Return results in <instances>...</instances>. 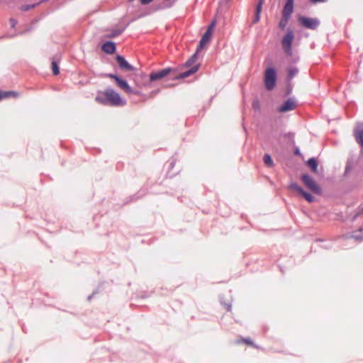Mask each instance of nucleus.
Returning a JSON list of instances; mask_svg holds the SVG:
<instances>
[{
	"label": "nucleus",
	"instance_id": "e433bc0d",
	"mask_svg": "<svg viewBox=\"0 0 363 363\" xmlns=\"http://www.w3.org/2000/svg\"><path fill=\"white\" fill-rule=\"evenodd\" d=\"M105 284V281H101L97 287L93 291H96V294L101 292L103 290V285Z\"/></svg>",
	"mask_w": 363,
	"mask_h": 363
},
{
	"label": "nucleus",
	"instance_id": "7c9ffc66",
	"mask_svg": "<svg viewBox=\"0 0 363 363\" xmlns=\"http://www.w3.org/2000/svg\"><path fill=\"white\" fill-rule=\"evenodd\" d=\"M3 94H4V99H8L10 97H17L19 96L18 92L15 91H4L3 90Z\"/></svg>",
	"mask_w": 363,
	"mask_h": 363
},
{
	"label": "nucleus",
	"instance_id": "a19ab883",
	"mask_svg": "<svg viewBox=\"0 0 363 363\" xmlns=\"http://www.w3.org/2000/svg\"><path fill=\"white\" fill-rule=\"evenodd\" d=\"M135 75L140 77L143 80L147 78V74L143 71H140V72L136 73Z\"/></svg>",
	"mask_w": 363,
	"mask_h": 363
},
{
	"label": "nucleus",
	"instance_id": "412c9836",
	"mask_svg": "<svg viewBox=\"0 0 363 363\" xmlns=\"http://www.w3.org/2000/svg\"><path fill=\"white\" fill-rule=\"evenodd\" d=\"M307 167L312 172L316 174L318 172V160L316 157H310L306 162Z\"/></svg>",
	"mask_w": 363,
	"mask_h": 363
},
{
	"label": "nucleus",
	"instance_id": "9d476101",
	"mask_svg": "<svg viewBox=\"0 0 363 363\" xmlns=\"http://www.w3.org/2000/svg\"><path fill=\"white\" fill-rule=\"evenodd\" d=\"M297 106V101L294 97H290L284 100L283 103L277 106V111L279 113H284L293 111Z\"/></svg>",
	"mask_w": 363,
	"mask_h": 363
},
{
	"label": "nucleus",
	"instance_id": "20e7f679",
	"mask_svg": "<svg viewBox=\"0 0 363 363\" xmlns=\"http://www.w3.org/2000/svg\"><path fill=\"white\" fill-rule=\"evenodd\" d=\"M178 67H167L163 69L152 71L149 74V82H154L167 77L169 74L177 72Z\"/></svg>",
	"mask_w": 363,
	"mask_h": 363
},
{
	"label": "nucleus",
	"instance_id": "13d9d810",
	"mask_svg": "<svg viewBox=\"0 0 363 363\" xmlns=\"http://www.w3.org/2000/svg\"><path fill=\"white\" fill-rule=\"evenodd\" d=\"M316 241H317V242H323V240H321V239H317V240H316Z\"/></svg>",
	"mask_w": 363,
	"mask_h": 363
},
{
	"label": "nucleus",
	"instance_id": "dca6fc26",
	"mask_svg": "<svg viewBox=\"0 0 363 363\" xmlns=\"http://www.w3.org/2000/svg\"><path fill=\"white\" fill-rule=\"evenodd\" d=\"M145 194L146 190L141 189L137 193L128 197L126 200L123 201V205L125 206L130 203L131 202H135L140 199L143 198Z\"/></svg>",
	"mask_w": 363,
	"mask_h": 363
},
{
	"label": "nucleus",
	"instance_id": "a18cd8bd",
	"mask_svg": "<svg viewBox=\"0 0 363 363\" xmlns=\"http://www.w3.org/2000/svg\"><path fill=\"white\" fill-rule=\"evenodd\" d=\"M154 0H139L142 5H148L152 3Z\"/></svg>",
	"mask_w": 363,
	"mask_h": 363
},
{
	"label": "nucleus",
	"instance_id": "ea45409f",
	"mask_svg": "<svg viewBox=\"0 0 363 363\" xmlns=\"http://www.w3.org/2000/svg\"><path fill=\"white\" fill-rule=\"evenodd\" d=\"M219 300H220V304L227 308V302L225 299L224 295H220Z\"/></svg>",
	"mask_w": 363,
	"mask_h": 363
},
{
	"label": "nucleus",
	"instance_id": "f704fd0d",
	"mask_svg": "<svg viewBox=\"0 0 363 363\" xmlns=\"http://www.w3.org/2000/svg\"><path fill=\"white\" fill-rule=\"evenodd\" d=\"M128 94H133V95H136V96H143V93L142 91H140V90H138V89H135L132 87H130L129 91L128 92Z\"/></svg>",
	"mask_w": 363,
	"mask_h": 363
},
{
	"label": "nucleus",
	"instance_id": "473e14b6",
	"mask_svg": "<svg viewBox=\"0 0 363 363\" xmlns=\"http://www.w3.org/2000/svg\"><path fill=\"white\" fill-rule=\"evenodd\" d=\"M101 77L111 79L114 80V82H116V80L120 77V75H118L117 74H114V73H104L101 74Z\"/></svg>",
	"mask_w": 363,
	"mask_h": 363
},
{
	"label": "nucleus",
	"instance_id": "bb28decb",
	"mask_svg": "<svg viewBox=\"0 0 363 363\" xmlns=\"http://www.w3.org/2000/svg\"><path fill=\"white\" fill-rule=\"evenodd\" d=\"M47 1H48V0H40L38 2H36V3L23 4L21 6V10L23 11H28L32 9H34V8L37 7L40 4L44 3V2H47Z\"/></svg>",
	"mask_w": 363,
	"mask_h": 363
},
{
	"label": "nucleus",
	"instance_id": "6ab92c4d",
	"mask_svg": "<svg viewBox=\"0 0 363 363\" xmlns=\"http://www.w3.org/2000/svg\"><path fill=\"white\" fill-rule=\"evenodd\" d=\"M264 2V0H259L258 2L257 3L255 7V13L252 20V23H257V22L259 21Z\"/></svg>",
	"mask_w": 363,
	"mask_h": 363
},
{
	"label": "nucleus",
	"instance_id": "4be33fe9",
	"mask_svg": "<svg viewBox=\"0 0 363 363\" xmlns=\"http://www.w3.org/2000/svg\"><path fill=\"white\" fill-rule=\"evenodd\" d=\"M235 344L245 343L253 348L260 349L261 347L255 344L250 337H241L234 342Z\"/></svg>",
	"mask_w": 363,
	"mask_h": 363
},
{
	"label": "nucleus",
	"instance_id": "bf43d9fd",
	"mask_svg": "<svg viewBox=\"0 0 363 363\" xmlns=\"http://www.w3.org/2000/svg\"><path fill=\"white\" fill-rule=\"evenodd\" d=\"M135 0H128V3H133Z\"/></svg>",
	"mask_w": 363,
	"mask_h": 363
},
{
	"label": "nucleus",
	"instance_id": "f03ea898",
	"mask_svg": "<svg viewBox=\"0 0 363 363\" xmlns=\"http://www.w3.org/2000/svg\"><path fill=\"white\" fill-rule=\"evenodd\" d=\"M278 70L274 66H268L264 72V84L268 91L273 90L277 84Z\"/></svg>",
	"mask_w": 363,
	"mask_h": 363
},
{
	"label": "nucleus",
	"instance_id": "c03bdc74",
	"mask_svg": "<svg viewBox=\"0 0 363 363\" xmlns=\"http://www.w3.org/2000/svg\"><path fill=\"white\" fill-rule=\"evenodd\" d=\"M10 23H11V28H14L15 26L17 24L18 21L16 19L13 18H10Z\"/></svg>",
	"mask_w": 363,
	"mask_h": 363
},
{
	"label": "nucleus",
	"instance_id": "6e6d98bb",
	"mask_svg": "<svg viewBox=\"0 0 363 363\" xmlns=\"http://www.w3.org/2000/svg\"><path fill=\"white\" fill-rule=\"evenodd\" d=\"M279 269H280V271L282 272V274H284V269H283V267L279 266Z\"/></svg>",
	"mask_w": 363,
	"mask_h": 363
},
{
	"label": "nucleus",
	"instance_id": "2eb2a0df",
	"mask_svg": "<svg viewBox=\"0 0 363 363\" xmlns=\"http://www.w3.org/2000/svg\"><path fill=\"white\" fill-rule=\"evenodd\" d=\"M212 38L213 36L211 35L206 33H203L199 41V43L197 44L196 49L197 50V52H201L202 50H203L206 45L211 43Z\"/></svg>",
	"mask_w": 363,
	"mask_h": 363
},
{
	"label": "nucleus",
	"instance_id": "79ce46f5",
	"mask_svg": "<svg viewBox=\"0 0 363 363\" xmlns=\"http://www.w3.org/2000/svg\"><path fill=\"white\" fill-rule=\"evenodd\" d=\"M320 247L325 250H329L332 248V244L330 242H327L320 245Z\"/></svg>",
	"mask_w": 363,
	"mask_h": 363
},
{
	"label": "nucleus",
	"instance_id": "b1692460",
	"mask_svg": "<svg viewBox=\"0 0 363 363\" xmlns=\"http://www.w3.org/2000/svg\"><path fill=\"white\" fill-rule=\"evenodd\" d=\"M299 69L296 67L291 66L287 68L286 82H291L293 78L298 74Z\"/></svg>",
	"mask_w": 363,
	"mask_h": 363
},
{
	"label": "nucleus",
	"instance_id": "a878e982",
	"mask_svg": "<svg viewBox=\"0 0 363 363\" xmlns=\"http://www.w3.org/2000/svg\"><path fill=\"white\" fill-rule=\"evenodd\" d=\"M281 136L286 139L289 145L295 146V133L294 132L281 133Z\"/></svg>",
	"mask_w": 363,
	"mask_h": 363
},
{
	"label": "nucleus",
	"instance_id": "c9c22d12",
	"mask_svg": "<svg viewBox=\"0 0 363 363\" xmlns=\"http://www.w3.org/2000/svg\"><path fill=\"white\" fill-rule=\"evenodd\" d=\"M293 147H294V155L301 157L302 156V153L301 152V150H300L299 147L296 145H295V146H293Z\"/></svg>",
	"mask_w": 363,
	"mask_h": 363
},
{
	"label": "nucleus",
	"instance_id": "5701e85b",
	"mask_svg": "<svg viewBox=\"0 0 363 363\" xmlns=\"http://www.w3.org/2000/svg\"><path fill=\"white\" fill-rule=\"evenodd\" d=\"M51 69L54 76H57L60 74V60H57L56 57H53L51 61Z\"/></svg>",
	"mask_w": 363,
	"mask_h": 363
},
{
	"label": "nucleus",
	"instance_id": "0eeeda50",
	"mask_svg": "<svg viewBox=\"0 0 363 363\" xmlns=\"http://www.w3.org/2000/svg\"><path fill=\"white\" fill-rule=\"evenodd\" d=\"M297 19L301 26L306 29L316 30L320 24V21L318 18L298 15Z\"/></svg>",
	"mask_w": 363,
	"mask_h": 363
},
{
	"label": "nucleus",
	"instance_id": "7ed1b4c3",
	"mask_svg": "<svg viewBox=\"0 0 363 363\" xmlns=\"http://www.w3.org/2000/svg\"><path fill=\"white\" fill-rule=\"evenodd\" d=\"M294 11V0H285L282 11L281 18L279 22V28L284 30L286 25L291 18V15Z\"/></svg>",
	"mask_w": 363,
	"mask_h": 363
},
{
	"label": "nucleus",
	"instance_id": "6e6552de",
	"mask_svg": "<svg viewBox=\"0 0 363 363\" xmlns=\"http://www.w3.org/2000/svg\"><path fill=\"white\" fill-rule=\"evenodd\" d=\"M288 188L294 191L299 196L303 197L308 203H313L315 200V196L311 192L304 190L296 182H291Z\"/></svg>",
	"mask_w": 363,
	"mask_h": 363
},
{
	"label": "nucleus",
	"instance_id": "2f4dec72",
	"mask_svg": "<svg viewBox=\"0 0 363 363\" xmlns=\"http://www.w3.org/2000/svg\"><path fill=\"white\" fill-rule=\"evenodd\" d=\"M293 90V84L291 82H286V86L284 91V96H288L291 94Z\"/></svg>",
	"mask_w": 363,
	"mask_h": 363
},
{
	"label": "nucleus",
	"instance_id": "ddd939ff",
	"mask_svg": "<svg viewBox=\"0 0 363 363\" xmlns=\"http://www.w3.org/2000/svg\"><path fill=\"white\" fill-rule=\"evenodd\" d=\"M353 135L357 143L363 150V123H358L354 129Z\"/></svg>",
	"mask_w": 363,
	"mask_h": 363
},
{
	"label": "nucleus",
	"instance_id": "1a4fd4ad",
	"mask_svg": "<svg viewBox=\"0 0 363 363\" xmlns=\"http://www.w3.org/2000/svg\"><path fill=\"white\" fill-rule=\"evenodd\" d=\"M99 48L101 50L108 55H112L117 53V45L111 40H105L104 38H101Z\"/></svg>",
	"mask_w": 363,
	"mask_h": 363
},
{
	"label": "nucleus",
	"instance_id": "c85d7f7f",
	"mask_svg": "<svg viewBox=\"0 0 363 363\" xmlns=\"http://www.w3.org/2000/svg\"><path fill=\"white\" fill-rule=\"evenodd\" d=\"M263 162L267 167H273L274 166V160L269 153H265L263 156Z\"/></svg>",
	"mask_w": 363,
	"mask_h": 363
},
{
	"label": "nucleus",
	"instance_id": "de8ad7c7",
	"mask_svg": "<svg viewBox=\"0 0 363 363\" xmlns=\"http://www.w3.org/2000/svg\"><path fill=\"white\" fill-rule=\"evenodd\" d=\"M96 294V291H93L89 296H88L87 300L90 301Z\"/></svg>",
	"mask_w": 363,
	"mask_h": 363
},
{
	"label": "nucleus",
	"instance_id": "58836bf2",
	"mask_svg": "<svg viewBox=\"0 0 363 363\" xmlns=\"http://www.w3.org/2000/svg\"><path fill=\"white\" fill-rule=\"evenodd\" d=\"M352 169V164L349 160H347L345 169V174L349 173Z\"/></svg>",
	"mask_w": 363,
	"mask_h": 363
},
{
	"label": "nucleus",
	"instance_id": "09e8293b",
	"mask_svg": "<svg viewBox=\"0 0 363 363\" xmlns=\"http://www.w3.org/2000/svg\"><path fill=\"white\" fill-rule=\"evenodd\" d=\"M298 60H299V57H294L291 59V62H292V63H296Z\"/></svg>",
	"mask_w": 363,
	"mask_h": 363
},
{
	"label": "nucleus",
	"instance_id": "a211bd4d",
	"mask_svg": "<svg viewBox=\"0 0 363 363\" xmlns=\"http://www.w3.org/2000/svg\"><path fill=\"white\" fill-rule=\"evenodd\" d=\"M346 239L353 238L357 241L363 240V227H360L358 230L352 231L345 235Z\"/></svg>",
	"mask_w": 363,
	"mask_h": 363
},
{
	"label": "nucleus",
	"instance_id": "4468645a",
	"mask_svg": "<svg viewBox=\"0 0 363 363\" xmlns=\"http://www.w3.org/2000/svg\"><path fill=\"white\" fill-rule=\"evenodd\" d=\"M135 19L130 20L127 23H125L124 26H123L121 28H116V29H111V32L104 35V38H106L108 39H113L116 38L117 36L121 35L125 30L128 28V26L134 21Z\"/></svg>",
	"mask_w": 363,
	"mask_h": 363
},
{
	"label": "nucleus",
	"instance_id": "423d86ee",
	"mask_svg": "<svg viewBox=\"0 0 363 363\" xmlns=\"http://www.w3.org/2000/svg\"><path fill=\"white\" fill-rule=\"evenodd\" d=\"M295 38V34L292 28H288L281 39V45L284 52L287 56L292 55V45Z\"/></svg>",
	"mask_w": 363,
	"mask_h": 363
},
{
	"label": "nucleus",
	"instance_id": "052dcab7",
	"mask_svg": "<svg viewBox=\"0 0 363 363\" xmlns=\"http://www.w3.org/2000/svg\"><path fill=\"white\" fill-rule=\"evenodd\" d=\"M222 1L223 4L227 3V0H222Z\"/></svg>",
	"mask_w": 363,
	"mask_h": 363
},
{
	"label": "nucleus",
	"instance_id": "49530a36",
	"mask_svg": "<svg viewBox=\"0 0 363 363\" xmlns=\"http://www.w3.org/2000/svg\"><path fill=\"white\" fill-rule=\"evenodd\" d=\"M160 92V89H156L150 92L151 96H154Z\"/></svg>",
	"mask_w": 363,
	"mask_h": 363
},
{
	"label": "nucleus",
	"instance_id": "393cba45",
	"mask_svg": "<svg viewBox=\"0 0 363 363\" xmlns=\"http://www.w3.org/2000/svg\"><path fill=\"white\" fill-rule=\"evenodd\" d=\"M199 52H197V50H196L195 52L191 55V56L184 64H182V67H190L194 65L199 58Z\"/></svg>",
	"mask_w": 363,
	"mask_h": 363
},
{
	"label": "nucleus",
	"instance_id": "f8f14e48",
	"mask_svg": "<svg viewBox=\"0 0 363 363\" xmlns=\"http://www.w3.org/2000/svg\"><path fill=\"white\" fill-rule=\"evenodd\" d=\"M115 60L117 62L119 69L121 70L130 72L137 71V69L129 63V62L122 55L116 53L115 55Z\"/></svg>",
	"mask_w": 363,
	"mask_h": 363
},
{
	"label": "nucleus",
	"instance_id": "aec40b11",
	"mask_svg": "<svg viewBox=\"0 0 363 363\" xmlns=\"http://www.w3.org/2000/svg\"><path fill=\"white\" fill-rule=\"evenodd\" d=\"M116 85L121 89L123 90L125 92H126L127 94L131 87L129 85L128 81L121 76H120L118 79L116 80Z\"/></svg>",
	"mask_w": 363,
	"mask_h": 363
},
{
	"label": "nucleus",
	"instance_id": "603ef678",
	"mask_svg": "<svg viewBox=\"0 0 363 363\" xmlns=\"http://www.w3.org/2000/svg\"><path fill=\"white\" fill-rule=\"evenodd\" d=\"M357 209L359 211V213L363 214V206H359L357 208Z\"/></svg>",
	"mask_w": 363,
	"mask_h": 363
},
{
	"label": "nucleus",
	"instance_id": "3c124183",
	"mask_svg": "<svg viewBox=\"0 0 363 363\" xmlns=\"http://www.w3.org/2000/svg\"><path fill=\"white\" fill-rule=\"evenodd\" d=\"M3 99H5L3 94V90L0 89V101Z\"/></svg>",
	"mask_w": 363,
	"mask_h": 363
},
{
	"label": "nucleus",
	"instance_id": "9b49d317",
	"mask_svg": "<svg viewBox=\"0 0 363 363\" xmlns=\"http://www.w3.org/2000/svg\"><path fill=\"white\" fill-rule=\"evenodd\" d=\"M201 67V63L194 64L193 66L188 67V69L184 72H179L178 74L171 77L172 80H181L186 79L195 73H196Z\"/></svg>",
	"mask_w": 363,
	"mask_h": 363
},
{
	"label": "nucleus",
	"instance_id": "f3484780",
	"mask_svg": "<svg viewBox=\"0 0 363 363\" xmlns=\"http://www.w3.org/2000/svg\"><path fill=\"white\" fill-rule=\"evenodd\" d=\"M174 1H175V0L172 3L169 4H166V5H164V4H157L156 6H155L154 9H152L151 11H150V12H144V13L138 14V16H137V18H143V17L150 14L151 13L157 11L159 10L164 9H167V8H170V7H172L173 6Z\"/></svg>",
	"mask_w": 363,
	"mask_h": 363
},
{
	"label": "nucleus",
	"instance_id": "4c0bfd02",
	"mask_svg": "<svg viewBox=\"0 0 363 363\" xmlns=\"http://www.w3.org/2000/svg\"><path fill=\"white\" fill-rule=\"evenodd\" d=\"M362 215V213H359V211L357 208L355 210V213L352 216V218H351V221L352 222H354V220H356V219L359 216Z\"/></svg>",
	"mask_w": 363,
	"mask_h": 363
},
{
	"label": "nucleus",
	"instance_id": "37998d69",
	"mask_svg": "<svg viewBox=\"0 0 363 363\" xmlns=\"http://www.w3.org/2000/svg\"><path fill=\"white\" fill-rule=\"evenodd\" d=\"M328 0H309V2L312 4H319V3H325Z\"/></svg>",
	"mask_w": 363,
	"mask_h": 363
},
{
	"label": "nucleus",
	"instance_id": "c756f323",
	"mask_svg": "<svg viewBox=\"0 0 363 363\" xmlns=\"http://www.w3.org/2000/svg\"><path fill=\"white\" fill-rule=\"evenodd\" d=\"M152 293H153V291H151L150 293H149V292L145 291H138L135 293V297L137 298L145 299V298L150 297L151 296V294H152Z\"/></svg>",
	"mask_w": 363,
	"mask_h": 363
},
{
	"label": "nucleus",
	"instance_id": "864d4df0",
	"mask_svg": "<svg viewBox=\"0 0 363 363\" xmlns=\"http://www.w3.org/2000/svg\"><path fill=\"white\" fill-rule=\"evenodd\" d=\"M231 308H232V304H231V303L228 302V312H230L231 311Z\"/></svg>",
	"mask_w": 363,
	"mask_h": 363
},
{
	"label": "nucleus",
	"instance_id": "39448f33",
	"mask_svg": "<svg viewBox=\"0 0 363 363\" xmlns=\"http://www.w3.org/2000/svg\"><path fill=\"white\" fill-rule=\"evenodd\" d=\"M301 180L304 186L311 191V193L316 195H321L323 190L321 186L315 182L311 175L304 173L301 176Z\"/></svg>",
	"mask_w": 363,
	"mask_h": 363
},
{
	"label": "nucleus",
	"instance_id": "5fc2aeb1",
	"mask_svg": "<svg viewBox=\"0 0 363 363\" xmlns=\"http://www.w3.org/2000/svg\"><path fill=\"white\" fill-rule=\"evenodd\" d=\"M22 330H23V331L25 333H27V331H26V328H25V327H24V326H22Z\"/></svg>",
	"mask_w": 363,
	"mask_h": 363
},
{
	"label": "nucleus",
	"instance_id": "72a5a7b5",
	"mask_svg": "<svg viewBox=\"0 0 363 363\" xmlns=\"http://www.w3.org/2000/svg\"><path fill=\"white\" fill-rule=\"evenodd\" d=\"M252 108L255 111H260V103L257 97H255L252 103Z\"/></svg>",
	"mask_w": 363,
	"mask_h": 363
},
{
	"label": "nucleus",
	"instance_id": "cd10ccee",
	"mask_svg": "<svg viewBox=\"0 0 363 363\" xmlns=\"http://www.w3.org/2000/svg\"><path fill=\"white\" fill-rule=\"evenodd\" d=\"M217 23L216 18L214 17L207 26V28L204 33H206L213 36V31L215 30Z\"/></svg>",
	"mask_w": 363,
	"mask_h": 363
},
{
	"label": "nucleus",
	"instance_id": "8fccbe9b",
	"mask_svg": "<svg viewBox=\"0 0 363 363\" xmlns=\"http://www.w3.org/2000/svg\"><path fill=\"white\" fill-rule=\"evenodd\" d=\"M174 164H175V160H172V161L170 162L169 164V169H171L174 167Z\"/></svg>",
	"mask_w": 363,
	"mask_h": 363
},
{
	"label": "nucleus",
	"instance_id": "4d7b16f0",
	"mask_svg": "<svg viewBox=\"0 0 363 363\" xmlns=\"http://www.w3.org/2000/svg\"><path fill=\"white\" fill-rule=\"evenodd\" d=\"M213 98H214V96H211V97L210 98V99H209V103H211V102L213 101Z\"/></svg>",
	"mask_w": 363,
	"mask_h": 363
},
{
	"label": "nucleus",
	"instance_id": "f257e3e1",
	"mask_svg": "<svg viewBox=\"0 0 363 363\" xmlns=\"http://www.w3.org/2000/svg\"><path fill=\"white\" fill-rule=\"evenodd\" d=\"M95 101L102 105L111 106H123L126 104V100L111 87H108L104 91H98Z\"/></svg>",
	"mask_w": 363,
	"mask_h": 363
}]
</instances>
